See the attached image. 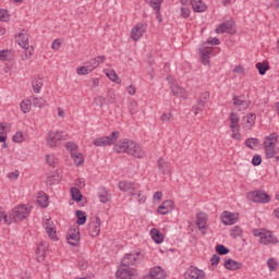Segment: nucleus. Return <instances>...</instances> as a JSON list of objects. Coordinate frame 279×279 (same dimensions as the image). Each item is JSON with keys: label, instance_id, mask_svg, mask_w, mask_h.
<instances>
[{"label": "nucleus", "instance_id": "20", "mask_svg": "<svg viewBox=\"0 0 279 279\" xmlns=\"http://www.w3.org/2000/svg\"><path fill=\"white\" fill-rule=\"evenodd\" d=\"M233 106L238 108L239 112L247 110L250 108V101L245 100V96L233 95Z\"/></svg>", "mask_w": 279, "mask_h": 279}, {"label": "nucleus", "instance_id": "5", "mask_svg": "<svg viewBox=\"0 0 279 279\" xmlns=\"http://www.w3.org/2000/svg\"><path fill=\"white\" fill-rule=\"evenodd\" d=\"M144 256L141 252H132L124 255L121 260V265L124 267H134V265H138L143 260Z\"/></svg>", "mask_w": 279, "mask_h": 279}, {"label": "nucleus", "instance_id": "13", "mask_svg": "<svg viewBox=\"0 0 279 279\" xmlns=\"http://www.w3.org/2000/svg\"><path fill=\"white\" fill-rule=\"evenodd\" d=\"M66 241L69 245L77 247L80 245V228H70L66 233Z\"/></svg>", "mask_w": 279, "mask_h": 279}, {"label": "nucleus", "instance_id": "19", "mask_svg": "<svg viewBox=\"0 0 279 279\" xmlns=\"http://www.w3.org/2000/svg\"><path fill=\"white\" fill-rule=\"evenodd\" d=\"M221 221L225 226H234L239 221V214L223 211L221 215Z\"/></svg>", "mask_w": 279, "mask_h": 279}, {"label": "nucleus", "instance_id": "10", "mask_svg": "<svg viewBox=\"0 0 279 279\" xmlns=\"http://www.w3.org/2000/svg\"><path fill=\"white\" fill-rule=\"evenodd\" d=\"M196 226L202 234L208 233V216L206 213L201 211L196 214Z\"/></svg>", "mask_w": 279, "mask_h": 279}, {"label": "nucleus", "instance_id": "39", "mask_svg": "<svg viewBox=\"0 0 279 279\" xmlns=\"http://www.w3.org/2000/svg\"><path fill=\"white\" fill-rule=\"evenodd\" d=\"M71 197L74 202H82V192L77 187H71Z\"/></svg>", "mask_w": 279, "mask_h": 279}, {"label": "nucleus", "instance_id": "59", "mask_svg": "<svg viewBox=\"0 0 279 279\" xmlns=\"http://www.w3.org/2000/svg\"><path fill=\"white\" fill-rule=\"evenodd\" d=\"M48 184H56L60 182V177L58 174H53L47 178Z\"/></svg>", "mask_w": 279, "mask_h": 279}, {"label": "nucleus", "instance_id": "55", "mask_svg": "<svg viewBox=\"0 0 279 279\" xmlns=\"http://www.w3.org/2000/svg\"><path fill=\"white\" fill-rule=\"evenodd\" d=\"M76 73L77 75H88V73H90V70H88V68H86V63H84V65L77 68Z\"/></svg>", "mask_w": 279, "mask_h": 279}, {"label": "nucleus", "instance_id": "40", "mask_svg": "<svg viewBox=\"0 0 279 279\" xmlns=\"http://www.w3.org/2000/svg\"><path fill=\"white\" fill-rule=\"evenodd\" d=\"M255 66L258 70L259 75H265V73H267V71H269V63L258 62V63H256Z\"/></svg>", "mask_w": 279, "mask_h": 279}, {"label": "nucleus", "instance_id": "18", "mask_svg": "<svg viewBox=\"0 0 279 279\" xmlns=\"http://www.w3.org/2000/svg\"><path fill=\"white\" fill-rule=\"evenodd\" d=\"M167 278V272L160 266H156L150 269L148 275L144 276V279H163Z\"/></svg>", "mask_w": 279, "mask_h": 279}, {"label": "nucleus", "instance_id": "14", "mask_svg": "<svg viewBox=\"0 0 279 279\" xmlns=\"http://www.w3.org/2000/svg\"><path fill=\"white\" fill-rule=\"evenodd\" d=\"M184 278H186V279H204V278H206V272H204V270L198 269L195 266H190L184 274Z\"/></svg>", "mask_w": 279, "mask_h": 279}, {"label": "nucleus", "instance_id": "42", "mask_svg": "<svg viewBox=\"0 0 279 279\" xmlns=\"http://www.w3.org/2000/svg\"><path fill=\"white\" fill-rule=\"evenodd\" d=\"M20 108L22 110V112H24V114H27V112H29L32 110V100H23L20 104Z\"/></svg>", "mask_w": 279, "mask_h": 279}, {"label": "nucleus", "instance_id": "38", "mask_svg": "<svg viewBox=\"0 0 279 279\" xmlns=\"http://www.w3.org/2000/svg\"><path fill=\"white\" fill-rule=\"evenodd\" d=\"M72 160H74V165H76V167H80V165H84V155L82 153H72L71 155Z\"/></svg>", "mask_w": 279, "mask_h": 279}, {"label": "nucleus", "instance_id": "26", "mask_svg": "<svg viewBox=\"0 0 279 279\" xmlns=\"http://www.w3.org/2000/svg\"><path fill=\"white\" fill-rule=\"evenodd\" d=\"M173 210V201L163 202L157 209L159 215H169Z\"/></svg>", "mask_w": 279, "mask_h": 279}, {"label": "nucleus", "instance_id": "32", "mask_svg": "<svg viewBox=\"0 0 279 279\" xmlns=\"http://www.w3.org/2000/svg\"><path fill=\"white\" fill-rule=\"evenodd\" d=\"M16 43L20 45V47H28L29 37L27 36V33H20L16 36Z\"/></svg>", "mask_w": 279, "mask_h": 279}, {"label": "nucleus", "instance_id": "34", "mask_svg": "<svg viewBox=\"0 0 279 279\" xmlns=\"http://www.w3.org/2000/svg\"><path fill=\"white\" fill-rule=\"evenodd\" d=\"M37 204L41 207V208H47L49 206V196L45 193H39V196L37 198Z\"/></svg>", "mask_w": 279, "mask_h": 279}, {"label": "nucleus", "instance_id": "50", "mask_svg": "<svg viewBox=\"0 0 279 279\" xmlns=\"http://www.w3.org/2000/svg\"><path fill=\"white\" fill-rule=\"evenodd\" d=\"M98 197L101 202V204H108L110 202V196L108 195V192L102 191L98 194Z\"/></svg>", "mask_w": 279, "mask_h": 279}, {"label": "nucleus", "instance_id": "35", "mask_svg": "<svg viewBox=\"0 0 279 279\" xmlns=\"http://www.w3.org/2000/svg\"><path fill=\"white\" fill-rule=\"evenodd\" d=\"M213 50L208 49H201L199 50V53H201V62L203 64H208V62H210V53H211Z\"/></svg>", "mask_w": 279, "mask_h": 279}, {"label": "nucleus", "instance_id": "11", "mask_svg": "<svg viewBox=\"0 0 279 279\" xmlns=\"http://www.w3.org/2000/svg\"><path fill=\"white\" fill-rule=\"evenodd\" d=\"M88 232L90 236H99V232H101V219L99 216L90 218L88 223Z\"/></svg>", "mask_w": 279, "mask_h": 279}, {"label": "nucleus", "instance_id": "27", "mask_svg": "<svg viewBox=\"0 0 279 279\" xmlns=\"http://www.w3.org/2000/svg\"><path fill=\"white\" fill-rule=\"evenodd\" d=\"M242 121L244 123V130H252L254 123H256V116L254 113H248L242 118Z\"/></svg>", "mask_w": 279, "mask_h": 279}, {"label": "nucleus", "instance_id": "17", "mask_svg": "<svg viewBox=\"0 0 279 279\" xmlns=\"http://www.w3.org/2000/svg\"><path fill=\"white\" fill-rule=\"evenodd\" d=\"M146 29H147V25H145L143 23L136 24V26L133 27L131 31L132 40H134L135 43L137 40H141V38H143V34H145Z\"/></svg>", "mask_w": 279, "mask_h": 279}, {"label": "nucleus", "instance_id": "22", "mask_svg": "<svg viewBox=\"0 0 279 279\" xmlns=\"http://www.w3.org/2000/svg\"><path fill=\"white\" fill-rule=\"evenodd\" d=\"M232 27H234V21L228 20L218 25L216 34H234V32H232Z\"/></svg>", "mask_w": 279, "mask_h": 279}, {"label": "nucleus", "instance_id": "33", "mask_svg": "<svg viewBox=\"0 0 279 279\" xmlns=\"http://www.w3.org/2000/svg\"><path fill=\"white\" fill-rule=\"evenodd\" d=\"M11 125L8 123H0V143H5L8 138L7 130H10Z\"/></svg>", "mask_w": 279, "mask_h": 279}, {"label": "nucleus", "instance_id": "61", "mask_svg": "<svg viewBox=\"0 0 279 279\" xmlns=\"http://www.w3.org/2000/svg\"><path fill=\"white\" fill-rule=\"evenodd\" d=\"M260 162H263V158L260 157V155H255L252 159V165L254 167H259Z\"/></svg>", "mask_w": 279, "mask_h": 279}, {"label": "nucleus", "instance_id": "29", "mask_svg": "<svg viewBox=\"0 0 279 279\" xmlns=\"http://www.w3.org/2000/svg\"><path fill=\"white\" fill-rule=\"evenodd\" d=\"M225 267L230 271H236V269H241V263L229 258L225 260Z\"/></svg>", "mask_w": 279, "mask_h": 279}, {"label": "nucleus", "instance_id": "44", "mask_svg": "<svg viewBox=\"0 0 279 279\" xmlns=\"http://www.w3.org/2000/svg\"><path fill=\"white\" fill-rule=\"evenodd\" d=\"M22 49H25V54L22 57L23 61L29 60L34 56V47L28 45L27 47H22Z\"/></svg>", "mask_w": 279, "mask_h": 279}, {"label": "nucleus", "instance_id": "3", "mask_svg": "<svg viewBox=\"0 0 279 279\" xmlns=\"http://www.w3.org/2000/svg\"><path fill=\"white\" fill-rule=\"evenodd\" d=\"M29 213H32V207L29 205H20L12 209L9 215V219L13 221H23V219H27Z\"/></svg>", "mask_w": 279, "mask_h": 279}, {"label": "nucleus", "instance_id": "47", "mask_svg": "<svg viewBox=\"0 0 279 279\" xmlns=\"http://www.w3.org/2000/svg\"><path fill=\"white\" fill-rule=\"evenodd\" d=\"M94 102L96 106H99V108H104V106H108V102H106V97L104 96H98L94 98Z\"/></svg>", "mask_w": 279, "mask_h": 279}, {"label": "nucleus", "instance_id": "24", "mask_svg": "<svg viewBox=\"0 0 279 279\" xmlns=\"http://www.w3.org/2000/svg\"><path fill=\"white\" fill-rule=\"evenodd\" d=\"M44 228L46 231V234H48V236L50 239H56V227L53 226V220L52 219H46L44 220Z\"/></svg>", "mask_w": 279, "mask_h": 279}, {"label": "nucleus", "instance_id": "21", "mask_svg": "<svg viewBox=\"0 0 279 279\" xmlns=\"http://www.w3.org/2000/svg\"><path fill=\"white\" fill-rule=\"evenodd\" d=\"M106 62V56H98L96 58L90 59L89 61H86V69H88L89 73H93L99 64H104Z\"/></svg>", "mask_w": 279, "mask_h": 279}, {"label": "nucleus", "instance_id": "53", "mask_svg": "<svg viewBox=\"0 0 279 279\" xmlns=\"http://www.w3.org/2000/svg\"><path fill=\"white\" fill-rule=\"evenodd\" d=\"M0 21H2L3 23H8V21H10V14L8 13V10H0Z\"/></svg>", "mask_w": 279, "mask_h": 279}, {"label": "nucleus", "instance_id": "63", "mask_svg": "<svg viewBox=\"0 0 279 279\" xmlns=\"http://www.w3.org/2000/svg\"><path fill=\"white\" fill-rule=\"evenodd\" d=\"M233 73H239L240 75H245V68L242 65H235L233 69Z\"/></svg>", "mask_w": 279, "mask_h": 279}, {"label": "nucleus", "instance_id": "30", "mask_svg": "<svg viewBox=\"0 0 279 279\" xmlns=\"http://www.w3.org/2000/svg\"><path fill=\"white\" fill-rule=\"evenodd\" d=\"M191 5L194 12H206V4L202 0H191Z\"/></svg>", "mask_w": 279, "mask_h": 279}, {"label": "nucleus", "instance_id": "7", "mask_svg": "<svg viewBox=\"0 0 279 279\" xmlns=\"http://www.w3.org/2000/svg\"><path fill=\"white\" fill-rule=\"evenodd\" d=\"M65 135L60 131H50L47 135L48 147H60L62 141H64Z\"/></svg>", "mask_w": 279, "mask_h": 279}, {"label": "nucleus", "instance_id": "16", "mask_svg": "<svg viewBox=\"0 0 279 279\" xmlns=\"http://www.w3.org/2000/svg\"><path fill=\"white\" fill-rule=\"evenodd\" d=\"M134 276V269L130 266L121 264L116 272V278L119 279H131Z\"/></svg>", "mask_w": 279, "mask_h": 279}, {"label": "nucleus", "instance_id": "58", "mask_svg": "<svg viewBox=\"0 0 279 279\" xmlns=\"http://www.w3.org/2000/svg\"><path fill=\"white\" fill-rule=\"evenodd\" d=\"M160 120L171 123V121H173V114L165 112L161 114Z\"/></svg>", "mask_w": 279, "mask_h": 279}, {"label": "nucleus", "instance_id": "6", "mask_svg": "<svg viewBox=\"0 0 279 279\" xmlns=\"http://www.w3.org/2000/svg\"><path fill=\"white\" fill-rule=\"evenodd\" d=\"M119 131H113L109 136L98 137L94 140L96 147H106V145H114L119 141Z\"/></svg>", "mask_w": 279, "mask_h": 279}, {"label": "nucleus", "instance_id": "52", "mask_svg": "<svg viewBox=\"0 0 279 279\" xmlns=\"http://www.w3.org/2000/svg\"><path fill=\"white\" fill-rule=\"evenodd\" d=\"M242 233H243V230H241V227L235 226L231 229L230 234L233 239H236V236H241Z\"/></svg>", "mask_w": 279, "mask_h": 279}, {"label": "nucleus", "instance_id": "64", "mask_svg": "<svg viewBox=\"0 0 279 279\" xmlns=\"http://www.w3.org/2000/svg\"><path fill=\"white\" fill-rule=\"evenodd\" d=\"M10 56V51L8 50H0V60H8V57Z\"/></svg>", "mask_w": 279, "mask_h": 279}, {"label": "nucleus", "instance_id": "49", "mask_svg": "<svg viewBox=\"0 0 279 279\" xmlns=\"http://www.w3.org/2000/svg\"><path fill=\"white\" fill-rule=\"evenodd\" d=\"M146 3H149L156 12L160 11V5L162 4V2L158 0H146Z\"/></svg>", "mask_w": 279, "mask_h": 279}, {"label": "nucleus", "instance_id": "9", "mask_svg": "<svg viewBox=\"0 0 279 279\" xmlns=\"http://www.w3.org/2000/svg\"><path fill=\"white\" fill-rule=\"evenodd\" d=\"M208 99H210V93L204 92L203 94H201L199 99L192 108V112L195 116L199 114V112H204V108H206V105L208 104Z\"/></svg>", "mask_w": 279, "mask_h": 279}, {"label": "nucleus", "instance_id": "46", "mask_svg": "<svg viewBox=\"0 0 279 279\" xmlns=\"http://www.w3.org/2000/svg\"><path fill=\"white\" fill-rule=\"evenodd\" d=\"M216 252L220 256H226V254L230 253V250L228 247H226L225 245L219 244V245L216 246Z\"/></svg>", "mask_w": 279, "mask_h": 279}, {"label": "nucleus", "instance_id": "51", "mask_svg": "<svg viewBox=\"0 0 279 279\" xmlns=\"http://www.w3.org/2000/svg\"><path fill=\"white\" fill-rule=\"evenodd\" d=\"M65 149H68V151H70V154L73 155V153L77 151V144L73 142H68L65 144Z\"/></svg>", "mask_w": 279, "mask_h": 279}, {"label": "nucleus", "instance_id": "37", "mask_svg": "<svg viewBox=\"0 0 279 279\" xmlns=\"http://www.w3.org/2000/svg\"><path fill=\"white\" fill-rule=\"evenodd\" d=\"M29 100L34 108H45V106H47V101H45L43 98L33 97Z\"/></svg>", "mask_w": 279, "mask_h": 279}, {"label": "nucleus", "instance_id": "8", "mask_svg": "<svg viewBox=\"0 0 279 279\" xmlns=\"http://www.w3.org/2000/svg\"><path fill=\"white\" fill-rule=\"evenodd\" d=\"M230 130L232 132L231 137L235 141H241V125H239L240 118L236 113L232 112L229 117Z\"/></svg>", "mask_w": 279, "mask_h": 279}, {"label": "nucleus", "instance_id": "45", "mask_svg": "<svg viewBox=\"0 0 279 279\" xmlns=\"http://www.w3.org/2000/svg\"><path fill=\"white\" fill-rule=\"evenodd\" d=\"M107 77H109V80L116 84H121V77H119L114 71L107 72Z\"/></svg>", "mask_w": 279, "mask_h": 279}, {"label": "nucleus", "instance_id": "28", "mask_svg": "<svg viewBox=\"0 0 279 279\" xmlns=\"http://www.w3.org/2000/svg\"><path fill=\"white\" fill-rule=\"evenodd\" d=\"M150 236L157 245H160L165 241V235L156 228L150 230Z\"/></svg>", "mask_w": 279, "mask_h": 279}, {"label": "nucleus", "instance_id": "36", "mask_svg": "<svg viewBox=\"0 0 279 279\" xmlns=\"http://www.w3.org/2000/svg\"><path fill=\"white\" fill-rule=\"evenodd\" d=\"M76 218L77 226H84V223H86V219H88V216L83 210H76Z\"/></svg>", "mask_w": 279, "mask_h": 279}, {"label": "nucleus", "instance_id": "23", "mask_svg": "<svg viewBox=\"0 0 279 279\" xmlns=\"http://www.w3.org/2000/svg\"><path fill=\"white\" fill-rule=\"evenodd\" d=\"M47 247H49V245L45 241L40 242V244L37 246L36 256L39 263L45 260V257L47 256Z\"/></svg>", "mask_w": 279, "mask_h": 279}, {"label": "nucleus", "instance_id": "62", "mask_svg": "<svg viewBox=\"0 0 279 279\" xmlns=\"http://www.w3.org/2000/svg\"><path fill=\"white\" fill-rule=\"evenodd\" d=\"M137 202L140 204H145V201L147 199V197L145 196V194H143V191L137 192Z\"/></svg>", "mask_w": 279, "mask_h": 279}, {"label": "nucleus", "instance_id": "48", "mask_svg": "<svg viewBox=\"0 0 279 279\" xmlns=\"http://www.w3.org/2000/svg\"><path fill=\"white\" fill-rule=\"evenodd\" d=\"M46 162L49 167H56V165H58V159L53 155H47Z\"/></svg>", "mask_w": 279, "mask_h": 279}, {"label": "nucleus", "instance_id": "60", "mask_svg": "<svg viewBox=\"0 0 279 279\" xmlns=\"http://www.w3.org/2000/svg\"><path fill=\"white\" fill-rule=\"evenodd\" d=\"M181 16L183 19H189L191 16V9L186 7L181 8Z\"/></svg>", "mask_w": 279, "mask_h": 279}, {"label": "nucleus", "instance_id": "31", "mask_svg": "<svg viewBox=\"0 0 279 279\" xmlns=\"http://www.w3.org/2000/svg\"><path fill=\"white\" fill-rule=\"evenodd\" d=\"M171 90H172V94L175 96V97H183L184 99H186V89H184L183 87H180L175 84H172L170 86Z\"/></svg>", "mask_w": 279, "mask_h": 279}, {"label": "nucleus", "instance_id": "2", "mask_svg": "<svg viewBox=\"0 0 279 279\" xmlns=\"http://www.w3.org/2000/svg\"><path fill=\"white\" fill-rule=\"evenodd\" d=\"M276 145H278V135L276 133H271L264 138V149L266 158L268 160L275 158V162H279V155L276 156Z\"/></svg>", "mask_w": 279, "mask_h": 279}, {"label": "nucleus", "instance_id": "54", "mask_svg": "<svg viewBox=\"0 0 279 279\" xmlns=\"http://www.w3.org/2000/svg\"><path fill=\"white\" fill-rule=\"evenodd\" d=\"M267 265H268L269 271H276V269L278 267V262H276V259H274V258H269L267 260Z\"/></svg>", "mask_w": 279, "mask_h": 279}, {"label": "nucleus", "instance_id": "15", "mask_svg": "<svg viewBox=\"0 0 279 279\" xmlns=\"http://www.w3.org/2000/svg\"><path fill=\"white\" fill-rule=\"evenodd\" d=\"M118 189L123 193H128L130 197H134V195H136V185L130 181H120L118 183Z\"/></svg>", "mask_w": 279, "mask_h": 279}, {"label": "nucleus", "instance_id": "12", "mask_svg": "<svg viewBox=\"0 0 279 279\" xmlns=\"http://www.w3.org/2000/svg\"><path fill=\"white\" fill-rule=\"evenodd\" d=\"M258 236L262 245H276L278 243V240L271 231H260Z\"/></svg>", "mask_w": 279, "mask_h": 279}, {"label": "nucleus", "instance_id": "57", "mask_svg": "<svg viewBox=\"0 0 279 279\" xmlns=\"http://www.w3.org/2000/svg\"><path fill=\"white\" fill-rule=\"evenodd\" d=\"M23 141H25V137H23V132L19 131L13 135L14 143H23Z\"/></svg>", "mask_w": 279, "mask_h": 279}, {"label": "nucleus", "instance_id": "43", "mask_svg": "<svg viewBox=\"0 0 279 279\" xmlns=\"http://www.w3.org/2000/svg\"><path fill=\"white\" fill-rule=\"evenodd\" d=\"M33 90L34 93H40V89L43 88V80L41 78H34L32 82Z\"/></svg>", "mask_w": 279, "mask_h": 279}, {"label": "nucleus", "instance_id": "56", "mask_svg": "<svg viewBox=\"0 0 279 279\" xmlns=\"http://www.w3.org/2000/svg\"><path fill=\"white\" fill-rule=\"evenodd\" d=\"M106 104L107 105H109V104H114V99H116V97H114V92L113 90H109L108 93H107V96H106Z\"/></svg>", "mask_w": 279, "mask_h": 279}, {"label": "nucleus", "instance_id": "4", "mask_svg": "<svg viewBox=\"0 0 279 279\" xmlns=\"http://www.w3.org/2000/svg\"><path fill=\"white\" fill-rule=\"evenodd\" d=\"M246 197L247 199H250V202H253L254 204H269V202H271L269 194L260 190L248 192L246 194Z\"/></svg>", "mask_w": 279, "mask_h": 279}, {"label": "nucleus", "instance_id": "41", "mask_svg": "<svg viewBox=\"0 0 279 279\" xmlns=\"http://www.w3.org/2000/svg\"><path fill=\"white\" fill-rule=\"evenodd\" d=\"M245 145L248 147V149H254V147H258L260 145V142L258 138L250 137L245 141Z\"/></svg>", "mask_w": 279, "mask_h": 279}, {"label": "nucleus", "instance_id": "1", "mask_svg": "<svg viewBox=\"0 0 279 279\" xmlns=\"http://www.w3.org/2000/svg\"><path fill=\"white\" fill-rule=\"evenodd\" d=\"M117 154H129L133 158H145V150L132 140H123L113 147Z\"/></svg>", "mask_w": 279, "mask_h": 279}, {"label": "nucleus", "instance_id": "25", "mask_svg": "<svg viewBox=\"0 0 279 279\" xmlns=\"http://www.w3.org/2000/svg\"><path fill=\"white\" fill-rule=\"evenodd\" d=\"M157 165H158V170L162 175H167V173H171V165L163 158H159L157 161Z\"/></svg>", "mask_w": 279, "mask_h": 279}]
</instances>
